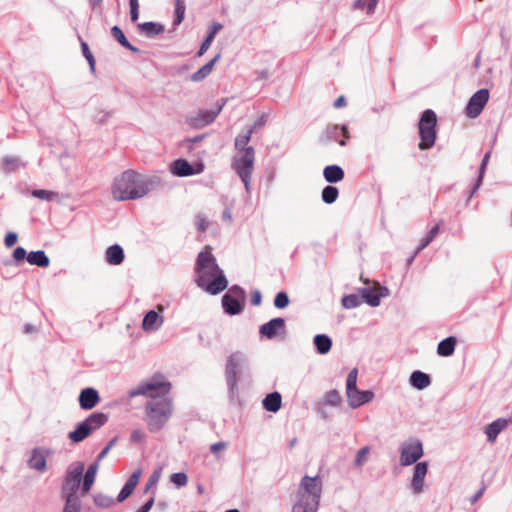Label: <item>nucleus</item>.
I'll list each match as a JSON object with an SVG mask.
<instances>
[{
	"label": "nucleus",
	"mask_w": 512,
	"mask_h": 512,
	"mask_svg": "<svg viewBox=\"0 0 512 512\" xmlns=\"http://www.w3.org/2000/svg\"><path fill=\"white\" fill-rule=\"evenodd\" d=\"M170 389L171 383L163 375L157 374L128 392L129 398L136 396L151 398L145 404L146 422L150 432L160 431L172 416L173 404L166 397Z\"/></svg>",
	"instance_id": "obj_1"
},
{
	"label": "nucleus",
	"mask_w": 512,
	"mask_h": 512,
	"mask_svg": "<svg viewBox=\"0 0 512 512\" xmlns=\"http://www.w3.org/2000/svg\"><path fill=\"white\" fill-rule=\"evenodd\" d=\"M195 283L198 287L211 295H217L224 291L228 286V280L223 270L216 262V258L211 253L210 247L197 255L195 264Z\"/></svg>",
	"instance_id": "obj_2"
},
{
	"label": "nucleus",
	"mask_w": 512,
	"mask_h": 512,
	"mask_svg": "<svg viewBox=\"0 0 512 512\" xmlns=\"http://www.w3.org/2000/svg\"><path fill=\"white\" fill-rule=\"evenodd\" d=\"M159 184V178L146 177L134 170H126L114 179L112 194L118 201L144 197Z\"/></svg>",
	"instance_id": "obj_3"
},
{
	"label": "nucleus",
	"mask_w": 512,
	"mask_h": 512,
	"mask_svg": "<svg viewBox=\"0 0 512 512\" xmlns=\"http://www.w3.org/2000/svg\"><path fill=\"white\" fill-rule=\"evenodd\" d=\"M246 364V355L239 351L232 353L227 358L225 380L228 387V396L232 402L238 399V377L243 372Z\"/></svg>",
	"instance_id": "obj_4"
},
{
	"label": "nucleus",
	"mask_w": 512,
	"mask_h": 512,
	"mask_svg": "<svg viewBox=\"0 0 512 512\" xmlns=\"http://www.w3.org/2000/svg\"><path fill=\"white\" fill-rule=\"evenodd\" d=\"M108 415L103 412H93L83 421L77 423L74 430L68 433L72 443H80L88 438L93 432L100 429L108 422Z\"/></svg>",
	"instance_id": "obj_5"
},
{
	"label": "nucleus",
	"mask_w": 512,
	"mask_h": 512,
	"mask_svg": "<svg viewBox=\"0 0 512 512\" xmlns=\"http://www.w3.org/2000/svg\"><path fill=\"white\" fill-rule=\"evenodd\" d=\"M437 116L431 109L425 110L419 120L420 150H427L434 146L436 140Z\"/></svg>",
	"instance_id": "obj_6"
},
{
	"label": "nucleus",
	"mask_w": 512,
	"mask_h": 512,
	"mask_svg": "<svg viewBox=\"0 0 512 512\" xmlns=\"http://www.w3.org/2000/svg\"><path fill=\"white\" fill-rule=\"evenodd\" d=\"M246 301V292L239 285H232L228 292L222 296V308L229 316L239 315L243 312Z\"/></svg>",
	"instance_id": "obj_7"
},
{
	"label": "nucleus",
	"mask_w": 512,
	"mask_h": 512,
	"mask_svg": "<svg viewBox=\"0 0 512 512\" xmlns=\"http://www.w3.org/2000/svg\"><path fill=\"white\" fill-rule=\"evenodd\" d=\"M321 494L322 481L318 476H304L301 479L297 493V501L315 503L316 505H320Z\"/></svg>",
	"instance_id": "obj_8"
},
{
	"label": "nucleus",
	"mask_w": 512,
	"mask_h": 512,
	"mask_svg": "<svg viewBox=\"0 0 512 512\" xmlns=\"http://www.w3.org/2000/svg\"><path fill=\"white\" fill-rule=\"evenodd\" d=\"M85 466L83 462H74L66 470L61 488L62 496H78Z\"/></svg>",
	"instance_id": "obj_9"
},
{
	"label": "nucleus",
	"mask_w": 512,
	"mask_h": 512,
	"mask_svg": "<svg viewBox=\"0 0 512 512\" xmlns=\"http://www.w3.org/2000/svg\"><path fill=\"white\" fill-rule=\"evenodd\" d=\"M226 104V99H220L216 107L210 110H199L196 114H191L186 117L187 124L192 128H203L211 123L217 118V116L222 111L223 107Z\"/></svg>",
	"instance_id": "obj_10"
},
{
	"label": "nucleus",
	"mask_w": 512,
	"mask_h": 512,
	"mask_svg": "<svg viewBox=\"0 0 512 512\" xmlns=\"http://www.w3.org/2000/svg\"><path fill=\"white\" fill-rule=\"evenodd\" d=\"M423 456V445L419 439L410 438L400 445V463L409 466L418 463Z\"/></svg>",
	"instance_id": "obj_11"
},
{
	"label": "nucleus",
	"mask_w": 512,
	"mask_h": 512,
	"mask_svg": "<svg viewBox=\"0 0 512 512\" xmlns=\"http://www.w3.org/2000/svg\"><path fill=\"white\" fill-rule=\"evenodd\" d=\"M489 100V90L486 88L476 91L468 100L465 107V114L468 118H477L483 111Z\"/></svg>",
	"instance_id": "obj_12"
},
{
	"label": "nucleus",
	"mask_w": 512,
	"mask_h": 512,
	"mask_svg": "<svg viewBox=\"0 0 512 512\" xmlns=\"http://www.w3.org/2000/svg\"><path fill=\"white\" fill-rule=\"evenodd\" d=\"M255 150L248 149L245 153L235 156L231 167L238 176L247 177L252 175L254 170Z\"/></svg>",
	"instance_id": "obj_13"
},
{
	"label": "nucleus",
	"mask_w": 512,
	"mask_h": 512,
	"mask_svg": "<svg viewBox=\"0 0 512 512\" xmlns=\"http://www.w3.org/2000/svg\"><path fill=\"white\" fill-rule=\"evenodd\" d=\"M350 138L346 125H330L319 136V142L323 145L336 141L340 146H346V140Z\"/></svg>",
	"instance_id": "obj_14"
},
{
	"label": "nucleus",
	"mask_w": 512,
	"mask_h": 512,
	"mask_svg": "<svg viewBox=\"0 0 512 512\" xmlns=\"http://www.w3.org/2000/svg\"><path fill=\"white\" fill-rule=\"evenodd\" d=\"M259 334L262 338L272 340L277 336L285 337L287 334L286 322L282 317L270 319L259 327Z\"/></svg>",
	"instance_id": "obj_15"
},
{
	"label": "nucleus",
	"mask_w": 512,
	"mask_h": 512,
	"mask_svg": "<svg viewBox=\"0 0 512 512\" xmlns=\"http://www.w3.org/2000/svg\"><path fill=\"white\" fill-rule=\"evenodd\" d=\"M204 164L202 162L192 165L186 159L174 160L170 165V172L177 177H188L202 173Z\"/></svg>",
	"instance_id": "obj_16"
},
{
	"label": "nucleus",
	"mask_w": 512,
	"mask_h": 512,
	"mask_svg": "<svg viewBox=\"0 0 512 512\" xmlns=\"http://www.w3.org/2000/svg\"><path fill=\"white\" fill-rule=\"evenodd\" d=\"M362 301L371 307L380 305L381 298L388 296L389 290L385 286H379L378 289L374 287H364L359 289Z\"/></svg>",
	"instance_id": "obj_17"
},
{
	"label": "nucleus",
	"mask_w": 512,
	"mask_h": 512,
	"mask_svg": "<svg viewBox=\"0 0 512 512\" xmlns=\"http://www.w3.org/2000/svg\"><path fill=\"white\" fill-rule=\"evenodd\" d=\"M428 472V463L418 462L413 469V475L410 482V489L413 494L418 495L424 491V479Z\"/></svg>",
	"instance_id": "obj_18"
},
{
	"label": "nucleus",
	"mask_w": 512,
	"mask_h": 512,
	"mask_svg": "<svg viewBox=\"0 0 512 512\" xmlns=\"http://www.w3.org/2000/svg\"><path fill=\"white\" fill-rule=\"evenodd\" d=\"M50 451L46 448L36 447L31 451L27 461L29 468L42 472L46 469V460Z\"/></svg>",
	"instance_id": "obj_19"
},
{
	"label": "nucleus",
	"mask_w": 512,
	"mask_h": 512,
	"mask_svg": "<svg viewBox=\"0 0 512 512\" xmlns=\"http://www.w3.org/2000/svg\"><path fill=\"white\" fill-rule=\"evenodd\" d=\"M79 406L83 410H91L100 402V395L93 387H86L80 391Z\"/></svg>",
	"instance_id": "obj_20"
},
{
	"label": "nucleus",
	"mask_w": 512,
	"mask_h": 512,
	"mask_svg": "<svg viewBox=\"0 0 512 512\" xmlns=\"http://www.w3.org/2000/svg\"><path fill=\"white\" fill-rule=\"evenodd\" d=\"M374 397V393L371 390H359L356 389L351 392L350 396H347L348 405L356 409L369 401H371Z\"/></svg>",
	"instance_id": "obj_21"
},
{
	"label": "nucleus",
	"mask_w": 512,
	"mask_h": 512,
	"mask_svg": "<svg viewBox=\"0 0 512 512\" xmlns=\"http://www.w3.org/2000/svg\"><path fill=\"white\" fill-rule=\"evenodd\" d=\"M164 322L163 316L156 310L148 311L142 321V329L144 331H156Z\"/></svg>",
	"instance_id": "obj_22"
},
{
	"label": "nucleus",
	"mask_w": 512,
	"mask_h": 512,
	"mask_svg": "<svg viewBox=\"0 0 512 512\" xmlns=\"http://www.w3.org/2000/svg\"><path fill=\"white\" fill-rule=\"evenodd\" d=\"M140 476L141 470H136L129 476V478L127 479L126 483L124 484V486L122 487L117 496L118 502L125 501L133 493L134 489L136 488L139 482Z\"/></svg>",
	"instance_id": "obj_23"
},
{
	"label": "nucleus",
	"mask_w": 512,
	"mask_h": 512,
	"mask_svg": "<svg viewBox=\"0 0 512 512\" xmlns=\"http://www.w3.org/2000/svg\"><path fill=\"white\" fill-rule=\"evenodd\" d=\"M509 420L505 418H498L489 425H487L485 429V433L487 435V440L490 443L495 442L498 435L508 426Z\"/></svg>",
	"instance_id": "obj_24"
},
{
	"label": "nucleus",
	"mask_w": 512,
	"mask_h": 512,
	"mask_svg": "<svg viewBox=\"0 0 512 512\" xmlns=\"http://www.w3.org/2000/svg\"><path fill=\"white\" fill-rule=\"evenodd\" d=\"M138 30L141 34L145 35L147 38H155L158 35H161L165 31V27L163 24L153 21L144 22L138 24Z\"/></svg>",
	"instance_id": "obj_25"
},
{
	"label": "nucleus",
	"mask_w": 512,
	"mask_h": 512,
	"mask_svg": "<svg viewBox=\"0 0 512 512\" xmlns=\"http://www.w3.org/2000/svg\"><path fill=\"white\" fill-rule=\"evenodd\" d=\"M409 383L413 388L423 390L431 384V377L425 372L415 370L410 374Z\"/></svg>",
	"instance_id": "obj_26"
},
{
	"label": "nucleus",
	"mask_w": 512,
	"mask_h": 512,
	"mask_svg": "<svg viewBox=\"0 0 512 512\" xmlns=\"http://www.w3.org/2000/svg\"><path fill=\"white\" fill-rule=\"evenodd\" d=\"M124 257V250L119 244H113L106 249L105 260L110 265H120Z\"/></svg>",
	"instance_id": "obj_27"
},
{
	"label": "nucleus",
	"mask_w": 512,
	"mask_h": 512,
	"mask_svg": "<svg viewBox=\"0 0 512 512\" xmlns=\"http://www.w3.org/2000/svg\"><path fill=\"white\" fill-rule=\"evenodd\" d=\"M262 406L268 412H278L282 406L281 394L277 391L267 394L262 400Z\"/></svg>",
	"instance_id": "obj_28"
},
{
	"label": "nucleus",
	"mask_w": 512,
	"mask_h": 512,
	"mask_svg": "<svg viewBox=\"0 0 512 512\" xmlns=\"http://www.w3.org/2000/svg\"><path fill=\"white\" fill-rule=\"evenodd\" d=\"M323 176L328 183L334 184L342 181L344 179L345 173L342 167L333 164L324 168Z\"/></svg>",
	"instance_id": "obj_29"
},
{
	"label": "nucleus",
	"mask_w": 512,
	"mask_h": 512,
	"mask_svg": "<svg viewBox=\"0 0 512 512\" xmlns=\"http://www.w3.org/2000/svg\"><path fill=\"white\" fill-rule=\"evenodd\" d=\"M220 58H221V55L217 54L209 62H207L200 69H198L196 72H194L191 75V80L193 82H200V81L204 80L207 76H209L211 74L215 64L219 61Z\"/></svg>",
	"instance_id": "obj_30"
},
{
	"label": "nucleus",
	"mask_w": 512,
	"mask_h": 512,
	"mask_svg": "<svg viewBox=\"0 0 512 512\" xmlns=\"http://www.w3.org/2000/svg\"><path fill=\"white\" fill-rule=\"evenodd\" d=\"M222 24L214 22L208 29L207 35L201 43L200 49L197 52V56H202L210 47L216 34L222 29Z\"/></svg>",
	"instance_id": "obj_31"
},
{
	"label": "nucleus",
	"mask_w": 512,
	"mask_h": 512,
	"mask_svg": "<svg viewBox=\"0 0 512 512\" xmlns=\"http://www.w3.org/2000/svg\"><path fill=\"white\" fill-rule=\"evenodd\" d=\"M313 344L318 354L325 355L332 348V339L326 334H317L313 338Z\"/></svg>",
	"instance_id": "obj_32"
},
{
	"label": "nucleus",
	"mask_w": 512,
	"mask_h": 512,
	"mask_svg": "<svg viewBox=\"0 0 512 512\" xmlns=\"http://www.w3.org/2000/svg\"><path fill=\"white\" fill-rule=\"evenodd\" d=\"M98 468H99V463L95 461L94 463L90 464L88 469L86 470V473L83 477V483H82V494L83 495L88 493L90 491L92 485L94 484Z\"/></svg>",
	"instance_id": "obj_33"
},
{
	"label": "nucleus",
	"mask_w": 512,
	"mask_h": 512,
	"mask_svg": "<svg viewBox=\"0 0 512 512\" xmlns=\"http://www.w3.org/2000/svg\"><path fill=\"white\" fill-rule=\"evenodd\" d=\"M27 261L30 265L40 268H46L50 264V259L43 250L31 251L28 253Z\"/></svg>",
	"instance_id": "obj_34"
},
{
	"label": "nucleus",
	"mask_w": 512,
	"mask_h": 512,
	"mask_svg": "<svg viewBox=\"0 0 512 512\" xmlns=\"http://www.w3.org/2000/svg\"><path fill=\"white\" fill-rule=\"evenodd\" d=\"M457 339L454 336H449L438 343L437 354L442 357H449L455 351Z\"/></svg>",
	"instance_id": "obj_35"
},
{
	"label": "nucleus",
	"mask_w": 512,
	"mask_h": 512,
	"mask_svg": "<svg viewBox=\"0 0 512 512\" xmlns=\"http://www.w3.org/2000/svg\"><path fill=\"white\" fill-rule=\"evenodd\" d=\"M490 156H491V151L486 152L485 155L483 156L481 164H480V166L478 168V176H477L476 182H475V184H474V186H473V188H472V190H471V192L469 194L468 199H471L473 197L474 193L482 185L484 174H485V171H486V168H487Z\"/></svg>",
	"instance_id": "obj_36"
},
{
	"label": "nucleus",
	"mask_w": 512,
	"mask_h": 512,
	"mask_svg": "<svg viewBox=\"0 0 512 512\" xmlns=\"http://www.w3.org/2000/svg\"><path fill=\"white\" fill-rule=\"evenodd\" d=\"M253 134V129H247L245 133L239 134L235 138L234 147L241 154L245 153L248 149H254L252 146H249V142L251 140V136Z\"/></svg>",
	"instance_id": "obj_37"
},
{
	"label": "nucleus",
	"mask_w": 512,
	"mask_h": 512,
	"mask_svg": "<svg viewBox=\"0 0 512 512\" xmlns=\"http://www.w3.org/2000/svg\"><path fill=\"white\" fill-rule=\"evenodd\" d=\"M111 33L112 36L119 42L121 46L125 47L133 53H140V50L128 41V39L126 38L125 34L119 26H113L111 28Z\"/></svg>",
	"instance_id": "obj_38"
},
{
	"label": "nucleus",
	"mask_w": 512,
	"mask_h": 512,
	"mask_svg": "<svg viewBox=\"0 0 512 512\" xmlns=\"http://www.w3.org/2000/svg\"><path fill=\"white\" fill-rule=\"evenodd\" d=\"M339 197V190L337 187L327 185L322 189L321 199L325 204H333Z\"/></svg>",
	"instance_id": "obj_39"
},
{
	"label": "nucleus",
	"mask_w": 512,
	"mask_h": 512,
	"mask_svg": "<svg viewBox=\"0 0 512 512\" xmlns=\"http://www.w3.org/2000/svg\"><path fill=\"white\" fill-rule=\"evenodd\" d=\"M439 230H440V227L438 224H436L435 226H433L430 229L428 234L421 239L418 247L415 250V255H418L424 248H426L435 239V237L439 233Z\"/></svg>",
	"instance_id": "obj_40"
},
{
	"label": "nucleus",
	"mask_w": 512,
	"mask_h": 512,
	"mask_svg": "<svg viewBox=\"0 0 512 512\" xmlns=\"http://www.w3.org/2000/svg\"><path fill=\"white\" fill-rule=\"evenodd\" d=\"M341 401L342 399L339 392L335 389H332L324 394L321 405L338 407L341 404Z\"/></svg>",
	"instance_id": "obj_41"
},
{
	"label": "nucleus",
	"mask_w": 512,
	"mask_h": 512,
	"mask_svg": "<svg viewBox=\"0 0 512 512\" xmlns=\"http://www.w3.org/2000/svg\"><path fill=\"white\" fill-rule=\"evenodd\" d=\"M65 501L62 512H80L81 501L79 496H62Z\"/></svg>",
	"instance_id": "obj_42"
},
{
	"label": "nucleus",
	"mask_w": 512,
	"mask_h": 512,
	"mask_svg": "<svg viewBox=\"0 0 512 512\" xmlns=\"http://www.w3.org/2000/svg\"><path fill=\"white\" fill-rule=\"evenodd\" d=\"M378 0H355L353 3V9L364 10L366 9L367 14L371 15L375 12Z\"/></svg>",
	"instance_id": "obj_43"
},
{
	"label": "nucleus",
	"mask_w": 512,
	"mask_h": 512,
	"mask_svg": "<svg viewBox=\"0 0 512 512\" xmlns=\"http://www.w3.org/2000/svg\"><path fill=\"white\" fill-rule=\"evenodd\" d=\"M341 303L345 309H353V308L360 306L363 303V301H362L361 295L349 294V295H345L342 298Z\"/></svg>",
	"instance_id": "obj_44"
},
{
	"label": "nucleus",
	"mask_w": 512,
	"mask_h": 512,
	"mask_svg": "<svg viewBox=\"0 0 512 512\" xmlns=\"http://www.w3.org/2000/svg\"><path fill=\"white\" fill-rule=\"evenodd\" d=\"M357 375H358V371L356 368H354L349 372V374L347 376V380H346V395L347 396H350L351 392L358 389L357 388Z\"/></svg>",
	"instance_id": "obj_45"
},
{
	"label": "nucleus",
	"mask_w": 512,
	"mask_h": 512,
	"mask_svg": "<svg viewBox=\"0 0 512 512\" xmlns=\"http://www.w3.org/2000/svg\"><path fill=\"white\" fill-rule=\"evenodd\" d=\"M318 509L319 505L315 503L297 501L292 508V512H317Z\"/></svg>",
	"instance_id": "obj_46"
},
{
	"label": "nucleus",
	"mask_w": 512,
	"mask_h": 512,
	"mask_svg": "<svg viewBox=\"0 0 512 512\" xmlns=\"http://www.w3.org/2000/svg\"><path fill=\"white\" fill-rule=\"evenodd\" d=\"M80 46H81L82 54L89 64L90 71L92 73H94L95 72V58H94L93 54L91 53L88 44L85 41L81 40Z\"/></svg>",
	"instance_id": "obj_47"
},
{
	"label": "nucleus",
	"mask_w": 512,
	"mask_h": 512,
	"mask_svg": "<svg viewBox=\"0 0 512 512\" xmlns=\"http://www.w3.org/2000/svg\"><path fill=\"white\" fill-rule=\"evenodd\" d=\"M185 9H186V7H185L184 2H182L181 0H176L175 16H174V20H173L174 26L179 25L183 21L184 16H185Z\"/></svg>",
	"instance_id": "obj_48"
},
{
	"label": "nucleus",
	"mask_w": 512,
	"mask_h": 512,
	"mask_svg": "<svg viewBox=\"0 0 512 512\" xmlns=\"http://www.w3.org/2000/svg\"><path fill=\"white\" fill-rule=\"evenodd\" d=\"M21 166V161L16 156H7L3 159V168L6 171H14Z\"/></svg>",
	"instance_id": "obj_49"
},
{
	"label": "nucleus",
	"mask_w": 512,
	"mask_h": 512,
	"mask_svg": "<svg viewBox=\"0 0 512 512\" xmlns=\"http://www.w3.org/2000/svg\"><path fill=\"white\" fill-rule=\"evenodd\" d=\"M370 453V448L368 446L362 447L358 450L355 459L354 466L357 468H361L364 463L367 461L368 454Z\"/></svg>",
	"instance_id": "obj_50"
},
{
	"label": "nucleus",
	"mask_w": 512,
	"mask_h": 512,
	"mask_svg": "<svg viewBox=\"0 0 512 512\" xmlns=\"http://www.w3.org/2000/svg\"><path fill=\"white\" fill-rule=\"evenodd\" d=\"M31 195L35 198L47 201H51L57 197V193L44 189H34L32 190Z\"/></svg>",
	"instance_id": "obj_51"
},
{
	"label": "nucleus",
	"mask_w": 512,
	"mask_h": 512,
	"mask_svg": "<svg viewBox=\"0 0 512 512\" xmlns=\"http://www.w3.org/2000/svg\"><path fill=\"white\" fill-rule=\"evenodd\" d=\"M94 503L99 507L108 508L114 503V499L110 496L99 493L94 496Z\"/></svg>",
	"instance_id": "obj_52"
},
{
	"label": "nucleus",
	"mask_w": 512,
	"mask_h": 512,
	"mask_svg": "<svg viewBox=\"0 0 512 512\" xmlns=\"http://www.w3.org/2000/svg\"><path fill=\"white\" fill-rule=\"evenodd\" d=\"M274 306L278 309H284L289 305L288 294L284 291H280L274 298Z\"/></svg>",
	"instance_id": "obj_53"
},
{
	"label": "nucleus",
	"mask_w": 512,
	"mask_h": 512,
	"mask_svg": "<svg viewBox=\"0 0 512 512\" xmlns=\"http://www.w3.org/2000/svg\"><path fill=\"white\" fill-rule=\"evenodd\" d=\"M170 481L177 487V488H181L183 486H185L188 482V477L186 475V473L184 472H177V473H173L171 476H170Z\"/></svg>",
	"instance_id": "obj_54"
},
{
	"label": "nucleus",
	"mask_w": 512,
	"mask_h": 512,
	"mask_svg": "<svg viewBox=\"0 0 512 512\" xmlns=\"http://www.w3.org/2000/svg\"><path fill=\"white\" fill-rule=\"evenodd\" d=\"M208 224H209V222L204 214L199 213L196 215L195 225L199 231H201V232L206 231L208 228Z\"/></svg>",
	"instance_id": "obj_55"
},
{
	"label": "nucleus",
	"mask_w": 512,
	"mask_h": 512,
	"mask_svg": "<svg viewBox=\"0 0 512 512\" xmlns=\"http://www.w3.org/2000/svg\"><path fill=\"white\" fill-rule=\"evenodd\" d=\"M130 5V18L132 22H136L139 18V3L138 0H129Z\"/></svg>",
	"instance_id": "obj_56"
},
{
	"label": "nucleus",
	"mask_w": 512,
	"mask_h": 512,
	"mask_svg": "<svg viewBox=\"0 0 512 512\" xmlns=\"http://www.w3.org/2000/svg\"><path fill=\"white\" fill-rule=\"evenodd\" d=\"M117 442V438L111 439L108 444L102 449V451L98 454L96 462H100L102 459H104L109 451L115 446Z\"/></svg>",
	"instance_id": "obj_57"
},
{
	"label": "nucleus",
	"mask_w": 512,
	"mask_h": 512,
	"mask_svg": "<svg viewBox=\"0 0 512 512\" xmlns=\"http://www.w3.org/2000/svg\"><path fill=\"white\" fill-rule=\"evenodd\" d=\"M27 252L26 250L19 246V247H16L13 251V258L16 262H20V261H23L24 259H27Z\"/></svg>",
	"instance_id": "obj_58"
},
{
	"label": "nucleus",
	"mask_w": 512,
	"mask_h": 512,
	"mask_svg": "<svg viewBox=\"0 0 512 512\" xmlns=\"http://www.w3.org/2000/svg\"><path fill=\"white\" fill-rule=\"evenodd\" d=\"M18 240V235L15 232H9L6 234L4 238V244L6 247L10 248L16 244Z\"/></svg>",
	"instance_id": "obj_59"
},
{
	"label": "nucleus",
	"mask_w": 512,
	"mask_h": 512,
	"mask_svg": "<svg viewBox=\"0 0 512 512\" xmlns=\"http://www.w3.org/2000/svg\"><path fill=\"white\" fill-rule=\"evenodd\" d=\"M267 122V114L263 113L251 126L249 129H253V132L257 130L258 128H261L264 126Z\"/></svg>",
	"instance_id": "obj_60"
},
{
	"label": "nucleus",
	"mask_w": 512,
	"mask_h": 512,
	"mask_svg": "<svg viewBox=\"0 0 512 512\" xmlns=\"http://www.w3.org/2000/svg\"><path fill=\"white\" fill-rule=\"evenodd\" d=\"M153 505L154 497H151L136 512H149Z\"/></svg>",
	"instance_id": "obj_61"
},
{
	"label": "nucleus",
	"mask_w": 512,
	"mask_h": 512,
	"mask_svg": "<svg viewBox=\"0 0 512 512\" xmlns=\"http://www.w3.org/2000/svg\"><path fill=\"white\" fill-rule=\"evenodd\" d=\"M227 447V443L223 441L216 442L210 446V451L214 454Z\"/></svg>",
	"instance_id": "obj_62"
},
{
	"label": "nucleus",
	"mask_w": 512,
	"mask_h": 512,
	"mask_svg": "<svg viewBox=\"0 0 512 512\" xmlns=\"http://www.w3.org/2000/svg\"><path fill=\"white\" fill-rule=\"evenodd\" d=\"M261 301H262L261 292L259 290H255L251 296V304L254 306H258L261 304Z\"/></svg>",
	"instance_id": "obj_63"
},
{
	"label": "nucleus",
	"mask_w": 512,
	"mask_h": 512,
	"mask_svg": "<svg viewBox=\"0 0 512 512\" xmlns=\"http://www.w3.org/2000/svg\"><path fill=\"white\" fill-rule=\"evenodd\" d=\"M158 479H159V475H158L156 472H154V473L150 476V478H149V480H148V483H147V485H146V489H145V491H148V490L150 489V487H151V486H153L154 484H156V482L158 481Z\"/></svg>",
	"instance_id": "obj_64"
}]
</instances>
